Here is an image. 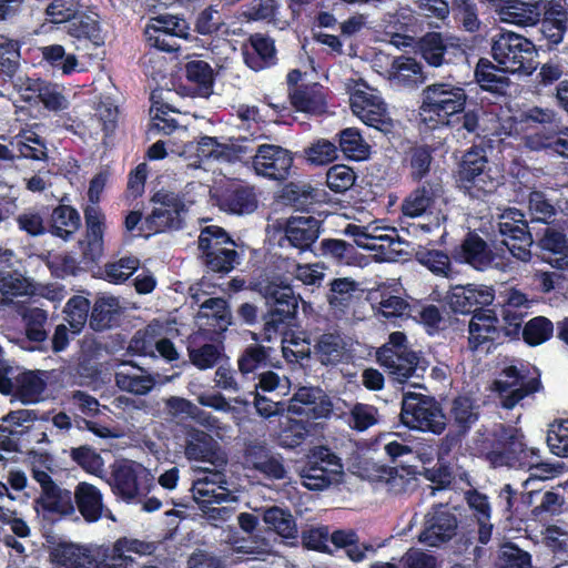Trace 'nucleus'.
<instances>
[{"mask_svg": "<svg viewBox=\"0 0 568 568\" xmlns=\"http://www.w3.org/2000/svg\"><path fill=\"white\" fill-rule=\"evenodd\" d=\"M161 336V326L149 324L142 329H138L132 336L128 351L133 355L156 357L154 347L158 337Z\"/></svg>", "mask_w": 568, "mask_h": 568, "instance_id": "51", "label": "nucleus"}, {"mask_svg": "<svg viewBox=\"0 0 568 568\" xmlns=\"http://www.w3.org/2000/svg\"><path fill=\"white\" fill-rule=\"evenodd\" d=\"M357 174L346 164H334L326 172V185L334 193H345L353 187Z\"/></svg>", "mask_w": 568, "mask_h": 568, "instance_id": "60", "label": "nucleus"}, {"mask_svg": "<svg viewBox=\"0 0 568 568\" xmlns=\"http://www.w3.org/2000/svg\"><path fill=\"white\" fill-rule=\"evenodd\" d=\"M338 148L335 142L326 139H317L304 149L305 159L314 165H326L338 156Z\"/></svg>", "mask_w": 568, "mask_h": 568, "instance_id": "63", "label": "nucleus"}, {"mask_svg": "<svg viewBox=\"0 0 568 568\" xmlns=\"http://www.w3.org/2000/svg\"><path fill=\"white\" fill-rule=\"evenodd\" d=\"M217 444L205 430L191 428L186 434L185 456L190 460L212 462Z\"/></svg>", "mask_w": 568, "mask_h": 568, "instance_id": "38", "label": "nucleus"}, {"mask_svg": "<svg viewBox=\"0 0 568 568\" xmlns=\"http://www.w3.org/2000/svg\"><path fill=\"white\" fill-rule=\"evenodd\" d=\"M388 72L390 82L399 88L414 89L426 80L423 64L412 57H397Z\"/></svg>", "mask_w": 568, "mask_h": 568, "instance_id": "31", "label": "nucleus"}, {"mask_svg": "<svg viewBox=\"0 0 568 568\" xmlns=\"http://www.w3.org/2000/svg\"><path fill=\"white\" fill-rule=\"evenodd\" d=\"M495 291L486 285H456L447 294V303L454 313L471 314L484 312L485 306L493 304Z\"/></svg>", "mask_w": 568, "mask_h": 568, "instance_id": "17", "label": "nucleus"}, {"mask_svg": "<svg viewBox=\"0 0 568 568\" xmlns=\"http://www.w3.org/2000/svg\"><path fill=\"white\" fill-rule=\"evenodd\" d=\"M400 422L413 430L440 435L446 428V416L433 396L408 392L402 400Z\"/></svg>", "mask_w": 568, "mask_h": 568, "instance_id": "8", "label": "nucleus"}, {"mask_svg": "<svg viewBox=\"0 0 568 568\" xmlns=\"http://www.w3.org/2000/svg\"><path fill=\"white\" fill-rule=\"evenodd\" d=\"M243 59L253 71H261L277 63L275 41L267 34L256 32L243 45Z\"/></svg>", "mask_w": 568, "mask_h": 568, "instance_id": "21", "label": "nucleus"}, {"mask_svg": "<svg viewBox=\"0 0 568 568\" xmlns=\"http://www.w3.org/2000/svg\"><path fill=\"white\" fill-rule=\"evenodd\" d=\"M50 559L63 568H92L94 556L90 549L68 541H59L50 547Z\"/></svg>", "mask_w": 568, "mask_h": 568, "instance_id": "28", "label": "nucleus"}, {"mask_svg": "<svg viewBox=\"0 0 568 568\" xmlns=\"http://www.w3.org/2000/svg\"><path fill=\"white\" fill-rule=\"evenodd\" d=\"M458 519L447 505H433L425 515L424 527L419 534V541L438 547L457 535Z\"/></svg>", "mask_w": 568, "mask_h": 568, "instance_id": "14", "label": "nucleus"}, {"mask_svg": "<svg viewBox=\"0 0 568 568\" xmlns=\"http://www.w3.org/2000/svg\"><path fill=\"white\" fill-rule=\"evenodd\" d=\"M338 151L351 161H365L371 155V145L364 140L357 128H346L337 134Z\"/></svg>", "mask_w": 568, "mask_h": 568, "instance_id": "39", "label": "nucleus"}, {"mask_svg": "<svg viewBox=\"0 0 568 568\" xmlns=\"http://www.w3.org/2000/svg\"><path fill=\"white\" fill-rule=\"evenodd\" d=\"M476 449L493 467L515 469H546L540 449L530 447L521 429L497 424L493 429L480 434L476 439Z\"/></svg>", "mask_w": 568, "mask_h": 568, "instance_id": "3", "label": "nucleus"}, {"mask_svg": "<svg viewBox=\"0 0 568 568\" xmlns=\"http://www.w3.org/2000/svg\"><path fill=\"white\" fill-rule=\"evenodd\" d=\"M122 313L123 308L118 297L99 296L90 314V327L95 332H103L116 327L120 324Z\"/></svg>", "mask_w": 568, "mask_h": 568, "instance_id": "32", "label": "nucleus"}, {"mask_svg": "<svg viewBox=\"0 0 568 568\" xmlns=\"http://www.w3.org/2000/svg\"><path fill=\"white\" fill-rule=\"evenodd\" d=\"M554 324L545 316L529 320L523 327V339L529 346H538L552 337Z\"/></svg>", "mask_w": 568, "mask_h": 568, "instance_id": "54", "label": "nucleus"}, {"mask_svg": "<svg viewBox=\"0 0 568 568\" xmlns=\"http://www.w3.org/2000/svg\"><path fill=\"white\" fill-rule=\"evenodd\" d=\"M82 0H49L44 14L54 24L71 22L84 9Z\"/></svg>", "mask_w": 568, "mask_h": 568, "instance_id": "52", "label": "nucleus"}, {"mask_svg": "<svg viewBox=\"0 0 568 568\" xmlns=\"http://www.w3.org/2000/svg\"><path fill=\"white\" fill-rule=\"evenodd\" d=\"M417 48L420 57L430 67L438 68L446 62L447 44L439 32H427L418 40Z\"/></svg>", "mask_w": 568, "mask_h": 568, "instance_id": "49", "label": "nucleus"}, {"mask_svg": "<svg viewBox=\"0 0 568 568\" xmlns=\"http://www.w3.org/2000/svg\"><path fill=\"white\" fill-rule=\"evenodd\" d=\"M252 163L257 175L283 182L291 175L294 156L281 145L264 143L255 149Z\"/></svg>", "mask_w": 568, "mask_h": 568, "instance_id": "13", "label": "nucleus"}, {"mask_svg": "<svg viewBox=\"0 0 568 568\" xmlns=\"http://www.w3.org/2000/svg\"><path fill=\"white\" fill-rule=\"evenodd\" d=\"M479 412L475 399L468 395H458L452 403L446 418L459 435L467 434L478 420Z\"/></svg>", "mask_w": 568, "mask_h": 568, "instance_id": "34", "label": "nucleus"}, {"mask_svg": "<svg viewBox=\"0 0 568 568\" xmlns=\"http://www.w3.org/2000/svg\"><path fill=\"white\" fill-rule=\"evenodd\" d=\"M64 199L62 197L61 203L48 212V233L69 242L81 227V216L75 207L63 203Z\"/></svg>", "mask_w": 568, "mask_h": 568, "instance_id": "26", "label": "nucleus"}, {"mask_svg": "<svg viewBox=\"0 0 568 568\" xmlns=\"http://www.w3.org/2000/svg\"><path fill=\"white\" fill-rule=\"evenodd\" d=\"M417 262L438 276L449 277L452 263L447 253L439 250L420 248L416 252Z\"/></svg>", "mask_w": 568, "mask_h": 568, "instance_id": "55", "label": "nucleus"}, {"mask_svg": "<svg viewBox=\"0 0 568 568\" xmlns=\"http://www.w3.org/2000/svg\"><path fill=\"white\" fill-rule=\"evenodd\" d=\"M36 504L41 508L43 514L68 516L74 513L72 493L58 485L48 491L41 493L40 497L36 500Z\"/></svg>", "mask_w": 568, "mask_h": 568, "instance_id": "40", "label": "nucleus"}, {"mask_svg": "<svg viewBox=\"0 0 568 568\" xmlns=\"http://www.w3.org/2000/svg\"><path fill=\"white\" fill-rule=\"evenodd\" d=\"M567 12L565 10L550 9L545 12L539 26V48L544 51L554 50L562 42L568 30Z\"/></svg>", "mask_w": 568, "mask_h": 568, "instance_id": "29", "label": "nucleus"}, {"mask_svg": "<svg viewBox=\"0 0 568 568\" xmlns=\"http://www.w3.org/2000/svg\"><path fill=\"white\" fill-rule=\"evenodd\" d=\"M141 262L134 255H126L108 262L101 268V277L111 284L125 283L139 268Z\"/></svg>", "mask_w": 568, "mask_h": 568, "instance_id": "46", "label": "nucleus"}, {"mask_svg": "<svg viewBox=\"0 0 568 568\" xmlns=\"http://www.w3.org/2000/svg\"><path fill=\"white\" fill-rule=\"evenodd\" d=\"M504 175L490 165L481 170L474 180L468 179L460 184V186L471 197L477 200H485L486 197L495 194L499 186L504 184Z\"/></svg>", "mask_w": 568, "mask_h": 568, "instance_id": "37", "label": "nucleus"}, {"mask_svg": "<svg viewBox=\"0 0 568 568\" xmlns=\"http://www.w3.org/2000/svg\"><path fill=\"white\" fill-rule=\"evenodd\" d=\"M68 33L78 40L90 41L95 47H101L105 42L106 33L101 26V16L94 4L84 7V9L70 22Z\"/></svg>", "mask_w": 568, "mask_h": 568, "instance_id": "22", "label": "nucleus"}, {"mask_svg": "<svg viewBox=\"0 0 568 568\" xmlns=\"http://www.w3.org/2000/svg\"><path fill=\"white\" fill-rule=\"evenodd\" d=\"M435 148L426 143H414L404 151L403 165L414 182H422L430 172Z\"/></svg>", "mask_w": 568, "mask_h": 568, "instance_id": "33", "label": "nucleus"}, {"mask_svg": "<svg viewBox=\"0 0 568 568\" xmlns=\"http://www.w3.org/2000/svg\"><path fill=\"white\" fill-rule=\"evenodd\" d=\"M349 102L353 113L366 125L383 133L392 131L393 121L387 112L386 103L381 97L357 89L351 93Z\"/></svg>", "mask_w": 568, "mask_h": 568, "instance_id": "16", "label": "nucleus"}, {"mask_svg": "<svg viewBox=\"0 0 568 568\" xmlns=\"http://www.w3.org/2000/svg\"><path fill=\"white\" fill-rule=\"evenodd\" d=\"M488 9L497 12L504 20L527 24L532 21L528 3L523 0H479Z\"/></svg>", "mask_w": 568, "mask_h": 568, "instance_id": "41", "label": "nucleus"}, {"mask_svg": "<svg viewBox=\"0 0 568 568\" xmlns=\"http://www.w3.org/2000/svg\"><path fill=\"white\" fill-rule=\"evenodd\" d=\"M490 161L487 156L485 148L474 145L467 150L459 163L457 172V181L459 184L468 179L474 180V175H477L481 170L490 165Z\"/></svg>", "mask_w": 568, "mask_h": 568, "instance_id": "48", "label": "nucleus"}, {"mask_svg": "<svg viewBox=\"0 0 568 568\" xmlns=\"http://www.w3.org/2000/svg\"><path fill=\"white\" fill-rule=\"evenodd\" d=\"M48 207H42L41 211L33 209L26 210L16 219L18 229L30 236H40L48 233Z\"/></svg>", "mask_w": 568, "mask_h": 568, "instance_id": "56", "label": "nucleus"}, {"mask_svg": "<svg viewBox=\"0 0 568 568\" xmlns=\"http://www.w3.org/2000/svg\"><path fill=\"white\" fill-rule=\"evenodd\" d=\"M29 281L18 272H0V308L9 305L14 297L29 294Z\"/></svg>", "mask_w": 568, "mask_h": 568, "instance_id": "50", "label": "nucleus"}, {"mask_svg": "<svg viewBox=\"0 0 568 568\" xmlns=\"http://www.w3.org/2000/svg\"><path fill=\"white\" fill-rule=\"evenodd\" d=\"M85 239L80 241L82 251L81 262L85 264L95 263L103 253V235L105 217L100 207L88 205L84 210Z\"/></svg>", "mask_w": 568, "mask_h": 568, "instance_id": "19", "label": "nucleus"}, {"mask_svg": "<svg viewBox=\"0 0 568 568\" xmlns=\"http://www.w3.org/2000/svg\"><path fill=\"white\" fill-rule=\"evenodd\" d=\"M47 386L45 381L38 372L27 371L14 377V389L12 395L22 403H36Z\"/></svg>", "mask_w": 568, "mask_h": 568, "instance_id": "44", "label": "nucleus"}, {"mask_svg": "<svg viewBox=\"0 0 568 568\" xmlns=\"http://www.w3.org/2000/svg\"><path fill=\"white\" fill-rule=\"evenodd\" d=\"M153 477L142 464L124 459L114 464L111 473V487L114 495L125 501L146 495Z\"/></svg>", "mask_w": 568, "mask_h": 568, "instance_id": "11", "label": "nucleus"}, {"mask_svg": "<svg viewBox=\"0 0 568 568\" xmlns=\"http://www.w3.org/2000/svg\"><path fill=\"white\" fill-rule=\"evenodd\" d=\"M283 241H287L288 245L305 252L312 248L322 231V221L313 215H294L288 217L283 226Z\"/></svg>", "mask_w": 568, "mask_h": 568, "instance_id": "18", "label": "nucleus"}, {"mask_svg": "<svg viewBox=\"0 0 568 568\" xmlns=\"http://www.w3.org/2000/svg\"><path fill=\"white\" fill-rule=\"evenodd\" d=\"M283 199L286 200L297 211L311 213L317 203L315 190L311 186H298L294 183L285 185Z\"/></svg>", "mask_w": 568, "mask_h": 568, "instance_id": "58", "label": "nucleus"}, {"mask_svg": "<svg viewBox=\"0 0 568 568\" xmlns=\"http://www.w3.org/2000/svg\"><path fill=\"white\" fill-rule=\"evenodd\" d=\"M272 347L261 344H251L244 348L237 359V367L241 374L247 375L260 368L275 366L272 363Z\"/></svg>", "mask_w": 568, "mask_h": 568, "instance_id": "45", "label": "nucleus"}, {"mask_svg": "<svg viewBox=\"0 0 568 568\" xmlns=\"http://www.w3.org/2000/svg\"><path fill=\"white\" fill-rule=\"evenodd\" d=\"M497 568H532L531 555L515 545L507 542L503 545L498 554Z\"/></svg>", "mask_w": 568, "mask_h": 568, "instance_id": "59", "label": "nucleus"}, {"mask_svg": "<svg viewBox=\"0 0 568 568\" xmlns=\"http://www.w3.org/2000/svg\"><path fill=\"white\" fill-rule=\"evenodd\" d=\"M263 521L283 538L297 536L296 521L288 509L271 506L263 511Z\"/></svg>", "mask_w": 568, "mask_h": 568, "instance_id": "47", "label": "nucleus"}, {"mask_svg": "<svg viewBox=\"0 0 568 568\" xmlns=\"http://www.w3.org/2000/svg\"><path fill=\"white\" fill-rule=\"evenodd\" d=\"M315 351L322 364H336L343 355V341L338 334L324 333L318 337Z\"/></svg>", "mask_w": 568, "mask_h": 568, "instance_id": "57", "label": "nucleus"}, {"mask_svg": "<svg viewBox=\"0 0 568 568\" xmlns=\"http://www.w3.org/2000/svg\"><path fill=\"white\" fill-rule=\"evenodd\" d=\"M312 424L305 419L288 418L280 433V444L285 448H296L310 434Z\"/></svg>", "mask_w": 568, "mask_h": 568, "instance_id": "61", "label": "nucleus"}, {"mask_svg": "<svg viewBox=\"0 0 568 568\" xmlns=\"http://www.w3.org/2000/svg\"><path fill=\"white\" fill-rule=\"evenodd\" d=\"M337 457L327 448L322 447L314 454L301 469L302 485L308 490L320 491L332 484V474L323 466V463L335 464Z\"/></svg>", "mask_w": 568, "mask_h": 568, "instance_id": "25", "label": "nucleus"}, {"mask_svg": "<svg viewBox=\"0 0 568 568\" xmlns=\"http://www.w3.org/2000/svg\"><path fill=\"white\" fill-rule=\"evenodd\" d=\"M467 100L468 95L463 87L449 82L428 84L420 94V123L429 131L457 126L458 130L476 133L480 109H466Z\"/></svg>", "mask_w": 568, "mask_h": 568, "instance_id": "2", "label": "nucleus"}, {"mask_svg": "<svg viewBox=\"0 0 568 568\" xmlns=\"http://www.w3.org/2000/svg\"><path fill=\"white\" fill-rule=\"evenodd\" d=\"M42 57L54 71H61L62 74L69 75L73 73L79 60L75 54H67L63 45L51 44L42 48Z\"/></svg>", "mask_w": 568, "mask_h": 568, "instance_id": "53", "label": "nucleus"}, {"mask_svg": "<svg viewBox=\"0 0 568 568\" xmlns=\"http://www.w3.org/2000/svg\"><path fill=\"white\" fill-rule=\"evenodd\" d=\"M357 291V283L347 277L335 278L329 284L327 302L334 313L346 314Z\"/></svg>", "mask_w": 568, "mask_h": 568, "instance_id": "43", "label": "nucleus"}, {"mask_svg": "<svg viewBox=\"0 0 568 568\" xmlns=\"http://www.w3.org/2000/svg\"><path fill=\"white\" fill-rule=\"evenodd\" d=\"M199 258L207 274L224 277L241 264L236 243L221 226L207 225L197 237Z\"/></svg>", "mask_w": 568, "mask_h": 568, "instance_id": "6", "label": "nucleus"}, {"mask_svg": "<svg viewBox=\"0 0 568 568\" xmlns=\"http://www.w3.org/2000/svg\"><path fill=\"white\" fill-rule=\"evenodd\" d=\"M529 371L523 364L507 365L494 381V389L499 394L503 407L511 409L525 397L541 388L539 377H528Z\"/></svg>", "mask_w": 568, "mask_h": 568, "instance_id": "10", "label": "nucleus"}, {"mask_svg": "<svg viewBox=\"0 0 568 568\" xmlns=\"http://www.w3.org/2000/svg\"><path fill=\"white\" fill-rule=\"evenodd\" d=\"M201 335H192L187 341L190 363L201 371L216 366L224 352L223 345L204 342Z\"/></svg>", "mask_w": 568, "mask_h": 568, "instance_id": "35", "label": "nucleus"}, {"mask_svg": "<svg viewBox=\"0 0 568 568\" xmlns=\"http://www.w3.org/2000/svg\"><path fill=\"white\" fill-rule=\"evenodd\" d=\"M290 104L298 112L321 113L326 106L325 99L314 88L307 84L295 87L288 93Z\"/></svg>", "mask_w": 568, "mask_h": 568, "instance_id": "42", "label": "nucleus"}, {"mask_svg": "<svg viewBox=\"0 0 568 568\" xmlns=\"http://www.w3.org/2000/svg\"><path fill=\"white\" fill-rule=\"evenodd\" d=\"M504 65L496 64L487 58H479L474 70V79L481 91L490 93L494 98L509 94L513 84Z\"/></svg>", "mask_w": 568, "mask_h": 568, "instance_id": "20", "label": "nucleus"}, {"mask_svg": "<svg viewBox=\"0 0 568 568\" xmlns=\"http://www.w3.org/2000/svg\"><path fill=\"white\" fill-rule=\"evenodd\" d=\"M185 93L192 98H209L213 92L214 71L204 60H191L184 64Z\"/></svg>", "mask_w": 568, "mask_h": 568, "instance_id": "23", "label": "nucleus"}, {"mask_svg": "<svg viewBox=\"0 0 568 568\" xmlns=\"http://www.w3.org/2000/svg\"><path fill=\"white\" fill-rule=\"evenodd\" d=\"M455 254L462 262L479 271L488 267L494 261L493 251L486 241L475 232L467 233Z\"/></svg>", "mask_w": 568, "mask_h": 568, "instance_id": "30", "label": "nucleus"}, {"mask_svg": "<svg viewBox=\"0 0 568 568\" xmlns=\"http://www.w3.org/2000/svg\"><path fill=\"white\" fill-rule=\"evenodd\" d=\"M443 194L439 179L425 180L403 202L402 211L409 217H418L432 209Z\"/></svg>", "mask_w": 568, "mask_h": 568, "instance_id": "27", "label": "nucleus"}, {"mask_svg": "<svg viewBox=\"0 0 568 568\" xmlns=\"http://www.w3.org/2000/svg\"><path fill=\"white\" fill-rule=\"evenodd\" d=\"M74 503L85 521L95 523L102 516L103 503L101 491L92 484L79 483L74 490Z\"/></svg>", "mask_w": 568, "mask_h": 568, "instance_id": "36", "label": "nucleus"}, {"mask_svg": "<svg viewBox=\"0 0 568 568\" xmlns=\"http://www.w3.org/2000/svg\"><path fill=\"white\" fill-rule=\"evenodd\" d=\"M528 203L531 214L530 224L541 223L544 225H549L551 219L557 214L555 206L541 191H530Z\"/></svg>", "mask_w": 568, "mask_h": 568, "instance_id": "62", "label": "nucleus"}, {"mask_svg": "<svg viewBox=\"0 0 568 568\" xmlns=\"http://www.w3.org/2000/svg\"><path fill=\"white\" fill-rule=\"evenodd\" d=\"M150 203L152 210L144 217V226L151 236L183 229L182 214L187 209L181 194L161 189L151 196Z\"/></svg>", "mask_w": 568, "mask_h": 568, "instance_id": "9", "label": "nucleus"}, {"mask_svg": "<svg viewBox=\"0 0 568 568\" xmlns=\"http://www.w3.org/2000/svg\"><path fill=\"white\" fill-rule=\"evenodd\" d=\"M376 357L389 379L397 384H405L410 377H423L429 365L422 352L409 347L406 334L399 331L389 334Z\"/></svg>", "mask_w": 568, "mask_h": 568, "instance_id": "5", "label": "nucleus"}, {"mask_svg": "<svg viewBox=\"0 0 568 568\" xmlns=\"http://www.w3.org/2000/svg\"><path fill=\"white\" fill-rule=\"evenodd\" d=\"M216 201L222 211L239 215L252 213L257 207L253 187L234 183L220 189Z\"/></svg>", "mask_w": 568, "mask_h": 568, "instance_id": "24", "label": "nucleus"}, {"mask_svg": "<svg viewBox=\"0 0 568 568\" xmlns=\"http://www.w3.org/2000/svg\"><path fill=\"white\" fill-rule=\"evenodd\" d=\"M547 445L558 457H568V419L555 420L547 432Z\"/></svg>", "mask_w": 568, "mask_h": 568, "instance_id": "64", "label": "nucleus"}, {"mask_svg": "<svg viewBox=\"0 0 568 568\" xmlns=\"http://www.w3.org/2000/svg\"><path fill=\"white\" fill-rule=\"evenodd\" d=\"M38 419V413L33 409L10 410L1 417V422L8 426L0 425V466H6L11 459L7 454L20 452L21 438L32 432L33 423Z\"/></svg>", "mask_w": 568, "mask_h": 568, "instance_id": "12", "label": "nucleus"}, {"mask_svg": "<svg viewBox=\"0 0 568 568\" xmlns=\"http://www.w3.org/2000/svg\"><path fill=\"white\" fill-rule=\"evenodd\" d=\"M491 57L510 73L532 74L539 62L536 45L526 37L515 32H503L494 38Z\"/></svg>", "mask_w": 568, "mask_h": 568, "instance_id": "7", "label": "nucleus"}, {"mask_svg": "<svg viewBox=\"0 0 568 568\" xmlns=\"http://www.w3.org/2000/svg\"><path fill=\"white\" fill-rule=\"evenodd\" d=\"M500 243L510 254L523 262L531 258V245L536 242L542 261L557 270L568 268V240L564 230L549 225L536 230L529 226L525 214L518 209H508L499 217Z\"/></svg>", "mask_w": 568, "mask_h": 568, "instance_id": "1", "label": "nucleus"}, {"mask_svg": "<svg viewBox=\"0 0 568 568\" xmlns=\"http://www.w3.org/2000/svg\"><path fill=\"white\" fill-rule=\"evenodd\" d=\"M252 287L266 301L268 311L263 315L262 339L272 341L284 335L298 310V297L286 278L274 268H263L252 277Z\"/></svg>", "mask_w": 568, "mask_h": 568, "instance_id": "4", "label": "nucleus"}, {"mask_svg": "<svg viewBox=\"0 0 568 568\" xmlns=\"http://www.w3.org/2000/svg\"><path fill=\"white\" fill-rule=\"evenodd\" d=\"M504 342L499 318L494 311L474 313L468 324L469 351L488 353Z\"/></svg>", "mask_w": 568, "mask_h": 568, "instance_id": "15", "label": "nucleus"}]
</instances>
